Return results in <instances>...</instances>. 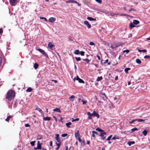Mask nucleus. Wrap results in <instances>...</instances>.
<instances>
[{"instance_id":"f257e3e1","label":"nucleus","mask_w":150,"mask_h":150,"mask_svg":"<svg viewBox=\"0 0 150 150\" xmlns=\"http://www.w3.org/2000/svg\"><path fill=\"white\" fill-rule=\"evenodd\" d=\"M15 96V93L12 90L9 91L7 93L6 98L8 101H11L12 99H13Z\"/></svg>"},{"instance_id":"f03ea898","label":"nucleus","mask_w":150,"mask_h":150,"mask_svg":"<svg viewBox=\"0 0 150 150\" xmlns=\"http://www.w3.org/2000/svg\"><path fill=\"white\" fill-rule=\"evenodd\" d=\"M37 50L41 53L43 55L46 57H48L47 54L45 52L44 50L40 48L37 49Z\"/></svg>"},{"instance_id":"7ed1b4c3","label":"nucleus","mask_w":150,"mask_h":150,"mask_svg":"<svg viewBox=\"0 0 150 150\" xmlns=\"http://www.w3.org/2000/svg\"><path fill=\"white\" fill-rule=\"evenodd\" d=\"M106 134V133L104 131L103 132H100V135L103 140H104L105 139L106 136L105 135Z\"/></svg>"},{"instance_id":"20e7f679","label":"nucleus","mask_w":150,"mask_h":150,"mask_svg":"<svg viewBox=\"0 0 150 150\" xmlns=\"http://www.w3.org/2000/svg\"><path fill=\"white\" fill-rule=\"evenodd\" d=\"M76 80L78 81L79 83H84V81L82 79L79 78L78 76H77L76 78L75 77L74 78L73 80L74 81H75Z\"/></svg>"},{"instance_id":"39448f33","label":"nucleus","mask_w":150,"mask_h":150,"mask_svg":"<svg viewBox=\"0 0 150 150\" xmlns=\"http://www.w3.org/2000/svg\"><path fill=\"white\" fill-rule=\"evenodd\" d=\"M75 3L76 4H77L79 6H81L80 4L79 3L76 1L74 0H71L68 1H66V3Z\"/></svg>"},{"instance_id":"423d86ee","label":"nucleus","mask_w":150,"mask_h":150,"mask_svg":"<svg viewBox=\"0 0 150 150\" xmlns=\"http://www.w3.org/2000/svg\"><path fill=\"white\" fill-rule=\"evenodd\" d=\"M55 139L59 143L61 142L60 138L59 137V134H55Z\"/></svg>"},{"instance_id":"0eeeda50","label":"nucleus","mask_w":150,"mask_h":150,"mask_svg":"<svg viewBox=\"0 0 150 150\" xmlns=\"http://www.w3.org/2000/svg\"><path fill=\"white\" fill-rule=\"evenodd\" d=\"M84 23L85 25H86L87 26L88 28V29H89L91 28V26L88 21H84Z\"/></svg>"},{"instance_id":"6e6552de","label":"nucleus","mask_w":150,"mask_h":150,"mask_svg":"<svg viewBox=\"0 0 150 150\" xmlns=\"http://www.w3.org/2000/svg\"><path fill=\"white\" fill-rule=\"evenodd\" d=\"M79 132V131L78 130L76 131L75 132V136L76 139H77V138H78V137H80V134Z\"/></svg>"},{"instance_id":"1a4fd4ad","label":"nucleus","mask_w":150,"mask_h":150,"mask_svg":"<svg viewBox=\"0 0 150 150\" xmlns=\"http://www.w3.org/2000/svg\"><path fill=\"white\" fill-rule=\"evenodd\" d=\"M93 116L94 117H96L98 118L100 117V115L97 112H96L95 110L93 111Z\"/></svg>"},{"instance_id":"9d476101","label":"nucleus","mask_w":150,"mask_h":150,"mask_svg":"<svg viewBox=\"0 0 150 150\" xmlns=\"http://www.w3.org/2000/svg\"><path fill=\"white\" fill-rule=\"evenodd\" d=\"M10 3L12 6H15L16 0H9Z\"/></svg>"},{"instance_id":"9b49d317","label":"nucleus","mask_w":150,"mask_h":150,"mask_svg":"<svg viewBox=\"0 0 150 150\" xmlns=\"http://www.w3.org/2000/svg\"><path fill=\"white\" fill-rule=\"evenodd\" d=\"M87 114L88 115V118L89 119H91L92 117L93 116V113H91L90 112H87Z\"/></svg>"},{"instance_id":"f8f14e48","label":"nucleus","mask_w":150,"mask_h":150,"mask_svg":"<svg viewBox=\"0 0 150 150\" xmlns=\"http://www.w3.org/2000/svg\"><path fill=\"white\" fill-rule=\"evenodd\" d=\"M48 45V47L51 49H52V48L54 46V45L52 44L50 42H49Z\"/></svg>"},{"instance_id":"ddd939ff","label":"nucleus","mask_w":150,"mask_h":150,"mask_svg":"<svg viewBox=\"0 0 150 150\" xmlns=\"http://www.w3.org/2000/svg\"><path fill=\"white\" fill-rule=\"evenodd\" d=\"M55 18L54 17H51L49 19V21L51 23L54 22L55 21Z\"/></svg>"},{"instance_id":"4468645a","label":"nucleus","mask_w":150,"mask_h":150,"mask_svg":"<svg viewBox=\"0 0 150 150\" xmlns=\"http://www.w3.org/2000/svg\"><path fill=\"white\" fill-rule=\"evenodd\" d=\"M37 148H38L39 149H41V146L40 143V142L38 141L37 142Z\"/></svg>"},{"instance_id":"2eb2a0df","label":"nucleus","mask_w":150,"mask_h":150,"mask_svg":"<svg viewBox=\"0 0 150 150\" xmlns=\"http://www.w3.org/2000/svg\"><path fill=\"white\" fill-rule=\"evenodd\" d=\"M75 98V97L74 95H72L69 98V99L70 101H73Z\"/></svg>"},{"instance_id":"dca6fc26","label":"nucleus","mask_w":150,"mask_h":150,"mask_svg":"<svg viewBox=\"0 0 150 150\" xmlns=\"http://www.w3.org/2000/svg\"><path fill=\"white\" fill-rule=\"evenodd\" d=\"M53 110L54 112H61V111L60 110V109L59 108H57L54 109Z\"/></svg>"},{"instance_id":"f3484780","label":"nucleus","mask_w":150,"mask_h":150,"mask_svg":"<svg viewBox=\"0 0 150 150\" xmlns=\"http://www.w3.org/2000/svg\"><path fill=\"white\" fill-rule=\"evenodd\" d=\"M87 19L90 21H96V19L95 18H93L89 17H87Z\"/></svg>"},{"instance_id":"a211bd4d","label":"nucleus","mask_w":150,"mask_h":150,"mask_svg":"<svg viewBox=\"0 0 150 150\" xmlns=\"http://www.w3.org/2000/svg\"><path fill=\"white\" fill-rule=\"evenodd\" d=\"M51 117H46L43 118V120L45 121H49L50 120Z\"/></svg>"},{"instance_id":"6ab92c4d","label":"nucleus","mask_w":150,"mask_h":150,"mask_svg":"<svg viewBox=\"0 0 150 150\" xmlns=\"http://www.w3.org/2000/svg\"><path fill=\"white\" fill-rule=\"evenodd\" d=\"M139 22L137 20H134L133 21V23L135 25H137L139 23Z\"/></svg>"},{"instance_id":"aec40b11","label":"nucleus","mask_w":150,"mask_h":150,"mask_svg":"<svg viewBox=\"0 0 150 150\" xmlns=\"http://www.w3.org/2000/svg\"><path fill=\"white\" fill-rule=\"evenodd\" d=\"M39 66V65L37 63H35L34 64V67L35 69H37Z\"/></svg>"},{"instance_id":"412c9836","label":"nucleus","mask_w":150,"mask_h":150,"mask_svg":"<svg viewBox=\"0 0 150 150\" xmlns=\"http://www.w3.org/2000/svg\"><path fill=\"white\" fill-rule=\"evenodd\" d=\"M71 125V122H69L67 123H66V126L69 128H71V127L70 126V125Z\"/></svg>"},{"instance_id":"4be33fe9","label":"nucleus","mask_w":150,"mask_h":150,"mask_svg":"<svg viewBox=\"0 0 150 150\" xmlns=\"http://www.w3.org/2000/svg\"><path fill=\"white\" fill-rule=\"evenodd\" d=\"M138 51L139 52H147V50L146 49H144L142 50H140V49H138Z\"/></svg>"},{"instance_id":"5701e85b","label":"nucleus","mask_w":150,"mask_h":150,"mask_svg":"<svg viewBox=\"0 0 150 150\" xmlns=\"http://www.w3.org/2000/svg\"><path fill=\"white\" fill-rule=\"evenodd\" d=\"M135 27V26L132 23H131L129 25V27L131 29Z\"/></svg>"},{"instance_id":"b1692460","label":"nucleus","mask_w":150,"mask_h":150,"mask_svg":"<svg viewBox=\"0 0 150 150\" xmlns=\"http://www.w3.org/2000/svg\"><path fill=\"white\" fill-rule=\"evenodd\" d=\"M119 139V137L116 135H115L114 137L111 139L115 140L116 139Z\"/></svg>"},{"instance_id":"393cba45","label":"nucleus","mask_w":150,"mask_h":150,"mask_svg":"<svg viewBox=\"0 0 150 150\" xmlns=\"http://www.w3.org/2000/svg\"><path fill=\"white\" fill-rule=\"evenodd\" d=\"M11 115L8 116L5 119V120L8 122H9V119L11 118Z\"/></svg>"},{"instance_id":"a878e982","label":"nucleus","mask_w":150,"mask_h":150,"mask_svg":"<svg viewBox=\"0 0 150 150\" xmlns=\"http://www.w3.org/2000/svg\"><path fill=\"white\" fill-rule=\"evenodd\" d=\"M138 130L137 129L136 127H134L131 129V132L130 133H132L135 131H137Z\"/></svg>"},{"instance_id":"bb28decb","label":"nucleus","mask_w":150,"mask_h":150,"mask_svg":"<svg viewBox=\"0 0 150 150\" xmlns=\"http://www.w3.org/2000/svg\"><path fill=\"white\" fill-rule=\"evenodd\" d=\"M96 130L100 132H103L104 131L103 130L101 129L99 127H98L97 128H96Z\"/></svg>"},{"instance_id":"cd10ccee","label":"nucleus","mask_w":150,"mask_h":150,"mask_svg":"<svg viewBox=\"0 0 150 150\" xmlns=\"http://www.w3.org/2000/svg\"><path fill=\"white\" fill-rule=\"evenodd\" d=\"M33 89L31 87L28 88L26 90V91L27 92H30L32 91Z\"/></svg>"},{"instance_id":"c85d7f7f","label":"nucleus","mask_w":150,"mask_h":150,"mask_svg":"<svg viewBox=\"0 0 150 150\" xmlns=\"http://www.w3.org/2000/svg\"><path fill=\"white\" fill-rule=\"evenodd\" d=\"M135 143V142L134 141L130 142H128V144L129 146H130L132 144H134Z\"/></svg>"},{"instance_id":"c756f323","label":"nucleus","mask_w":150,"mask_h":150,"mask_svg":"<svg viewBox=\"0 0 150 150\" xmlns=\"http://www.w3.org/2000/svg\"><path fill=\"white\" fill-rule=\"evenodd\" d=\"M74 53L75 54H79V51L78 50H76L74 52Z\"/></svg>"},{"instance_id":"7c9ffc66","label":"nucleus","mask_w":150,"mask_h":150,"mask_svg":"<svg viewBox=\"0 0 150 150\" xmlns=\"http://www.w3.org/2000/svg\"><path fill=\"white\" fill-rule=\"evenodd\" d=\"M136 62L138 64H140L141 63V61L139 59H136Z\"/></svg>"},{"instance_id":"2f4dec72","label":"nucleus","mask_w":150,"mask_h":150,"mask_svg":"<svg viewBox=\"0 0 150 150\" xmlns=\"http://www.w3.org/2000/svg\"><path fill=\"white\" fill-rule=\"evenodd\" d=\"M130 70V68H127L125 69V71L126 73H128V71Z\"/></svg>"},{"instance_id":"473e14b6","label":"nucleus","mask_w":150,"mask_h":150,"mask_svg":"<svg viewBox=\"0 0 150 150\" xmlns=\"http://www.w3.org/2000/svg\"><path fill=\"white\" fill-rule=\"evenodd\" d=\"M40 19H43L46 21H47V20L46 18L43 17H40Z\"/></svg>"},{"instance_id":"72a5a7b5","label":"nucleus","mask_w":150,"mask_h":150,"mask_svg":"<svg viewBox=\"0 0 150 150\" xmlns=\"http://www.w3.org/2000/svg\"><path fill=\"white\" fill-rule=\"evenodd\" d=\"M147 133V132L146 130H144L143 132L142 133L144 134V136H145Z\"/></svg>"},{"instance_id":"f704fd0d","label":"nucleus","mask_w":150,"mask_h":150,"mask_svg":"<svg viewBox=\"0 0 150 150\" xmlns=\"http://www.w3.org/2000/svg\"><path fill=\"white\" fill-rule=\"evenodd\" d=\"M144 58H146L147 59H150V56L148 55H146L144 56Z\"/></svg>"},{"instance_id":"c9c22d12","label":"nucleus","mask_w":150,"mask_h":150,"mask_svg":"<svg viewBox=\"0 0 150 150\" xmlns=\"http://www.w3.org/2000/svg\"><path fill=\"white\" fill-rule=\"evenodd\" d=\"M35 141H34L30 142V144L32 146H34L35 145Z\"/></svg>"},{"instance_id":"e433bc0d","label":"nucleus","mask_w":150,"mask_h":150,"mask_svg":"<svg viewBox=\"0 0 150 150\" xmlns=\"http://www.w3.org/2000/svg\"><path fill=\"white\" fill-rule=\"evenodd\" d=\"M136 120L139 122H142L144 121V120L142 119H136Z\"/></svg>"},{"instance_id":"4c0bfd02","label":"nucleus","mask_w":150,"mask_h":150,"mask_svg":"<svg viewBox=\"0 0 150 150\" xmlns=\"http://www.w3.org/2000/svg\"><path fill=\"white\" fill-rule=\"evenodd\" d=\"M102 79L103 78L101 76H100V77L98 76L97 79V81H100L101 80H102Z\"/></svg>"},{"instance_id":"58836bf2","label":"nucleus","mask_w":150,"mask_h":150,"mask_svg":"<svg viewBox=\"0 0 150 150\" xmlns=\"http://www.w3.org/2000/svg\"><path fill=\"white\" fill-rule=\"evenodd\" d=\"M75 59H76V60L77 61H79L81 59V58L80 57H75Z\"/></svg>"},{"instance_id":"ea45409f","label":"nucleus","mask_w":150,"mask_h":150,"mask_svg":"<svg viewBox=\"0 0 150 150\" xmlns=\"http://www.w3.org/2000/svg\"><path fill=\"white\" fill-rule=\"evenodd\" d=\"M136 121H137L136 119L133 120L129 122V123L130 124L133 123Z\"/></svg>"},{"instance_id":"a19ab883","label":"nucleus","mask_w":150,"mask_h":150,"mask_svg":"<svg viewBox=\"0 0 150 150\" xmlns=\"http://www.w3.org/2000/svg\"><path fill=\"white\" fill-rule=\"evenodd\" d=\"M79 120V118H76V119H73L72 120H71V122H73L74 121H78Z\"/></svg>"},{"instance_id":"79ce46f5","label":"nucleus","mask_w":150,"mask_h":150,"mask_svg":"<svg viewBox=\"0 0 150 150\" xmlns=\"http://www.w3.org/2000/svg\"><path fill=\"white\" fill-rule=\"evenodd\" d=\"M112 137V135H110L107 138V141H109Z\"/></svg>"},{"instance_id":"37998d69","label":"nucleus","mask_w":150,"mask_h":150,"mask_svg":"<svg viewBox=\"0 0 150 150\" xmlns=\"http://www.w3.org/2000/svg\"><path fill=\"white\" fill-rule=\"evenodd\" d=\"M83 60L84 61H85L87 64H89V60L88 59H84Z\"/></svg>"},{"instance_id":"c03bdc74","label":"nucleus","mask_w":150,"mask_h":150,"mask_svg":"<svg viewBox=\"0 0 150 150\" xmlns=\"http://www.w3.org/2000/svg\"><path fill=\"white\" fill-rule=\"evenodd\" d=\"M129 51H130L129 50H124L123 51V52L124 53L126 52L127 53H129Z\"/></svg>"},{"instance_id":"a18cd8bd","label":"nucleus","mask_w":150,"mask_h":150,"mask_svg":"<svg viewBox=\"0 0 150 150\" xmlns=\"http://www.w3.org/2000/svg\"><path fill=\"white\" fill-rule=\"evenodd\" d=\"M84 53L85 52L83 51H81L80 52H79V54L82 56H83L84 55Z\"/></svg>"},{"instance_id":"49530a36","label":"nucleus","mask_w":150,"mask_h":150,"mask_svg":"<svg viewBox=\"0 0 150 150\" xmlns=\"http://www.w3.org/2000/svg\"><path fill=\"white\" fill-rule=\"evenodd\" d=\"M98 3L101 4L102 3V1L101 0H95Z\"/></svg>"},{"instance_id":"de8ad7c7","label":"nucleus","mask_w":150,"mask_h":150,"mask_svg":"<svg viewBox=\"0 0 150 150\" xmlns=\"http://www.w3.org/2000/svg\"><path fill=\"white\" fill-rule=\"evenodd\" d=\"M117 14L116 13H110V15L112 16H114L115 15H117Z\"/></svg>"},{"instance_id":"09e8293b","label":"nucleus","mask_w":150,"mask_h":150,"mask_svg":"<svg viewBox=\"0 0 150 150\" xmlns=\"http://www.w3.org/2000/svg\"><path fill=\"white\" fill-rule=\"evenodd\" d=\"M35 110L39 111L40 112H42L41 110L39 108H36Z\"/></svg>"},{"instance_id":"8fccbe9b","label":"nucleus","mask_w":150,"mask_h":150,"mask_svg":"<svg viewBox=\"0 0 150 150\" xmlns=\"http://www.w3.org/2000/svg\"><path fill=\"white\" fill-rule=\"evenodd\" d=\"M61 143V142H60L59 143H57V142L56 143V144H57V146H58V147H60V144Z\"/></svg>"},{"instance_id":"3c124183","label":"nucleus","mask_w":150,"mask_h":150,"mask_svg":"<svg viewBox=\"0 0 150 150\" xmlns=\"http://www.w3.org/2000/svg\"><path fill=\"white\" fill-rule=\"evenodd\" d=\"M82 103H83V105H84L85 104L86 102H87V101H84V100H82Z\"/></svg>"},{"instance_id":"603ef678","label":"nucleus","mask_w":150,"mask_h":150,"mask_svg":"<svg viewBox=\"0 0 150 150\" xmlns=\"http://www.w3.org/2000/svg\"><path fill=\"white\" fill-rule=\"evenodd\" d=\"M2 58L1 57H0V66L1 65L2 63Z\"/></svg>"},{"instance_id":"864d4df0","label":"nucleus","mask_w":150,"mask_h":150,"mask_svg":"<svg viewBox=\"0 0 150 150\" xmlns=\"http://www.w3.org/2000/svg\"><path fill=\"white\" fill-rule=\"evenodd\" d=\"M89 45H94V43L92 42H90L89 43Z\"/></svg>"},{"instance_id":"5fc2aeb1","label":"nucleus","mask_w":150,"mask_h":150,"mask_svg":"<svg viewBox=\"0 0 150 150\" xmlns=\"http://www.w3.org/2000/svg\"><path fill=\"white\" fill-rule=\"evenodd\" d=\"M30 125H29L28 124H25V127H30Z\"/></svg>"},{"instance_id":"6e6d98bb","label":"nucleus","mask_w":150,"mask_h":150,"mask_svg":"<svg viewBox=\"0 0 150 150\" xmlns=\"http://www.w3.org/2000/svg\"><path fill=\"white\" fill-rule=\"evenodd\" d=\"M3 33V30L2 28L0 29V34H1Z\"/></svg>"},{"instance_id":"4d7b16f0","label":"nucleus","mask_w":150,"mask_h":150,"mask_svg":"<svg viewBox=\"0 0 150 150\" xmlns=\"http://www.w3.org/2000/svg\"><path fill=\"white\" fill-rule=\"evenodd\" d=\"M78 139V140L79 142H82L81 139H80V138L79 137H78V138H77Z\"/></svg>"},{"instance_id":"13d9d810","label":"nucleus","mask_w":150,"mask_h":150,"mask_svg":"<svg viewBox=\"0 0 150 150\" xmlns=\"http://www.w3.org/2000/svg\"><path fill=\"white\" fill-rule=\"evenodd\" d=\"M102 95L104 96L105 97V98H106V99L107 98V97L106 95H105V93L102 94Z\"/></svg>"},{"instance_id":"bf43d9fd","label":"nucleus","mask_w":150,"mask_h":150,"mask_svg":"<svg viewBox=\"0 0 150 150\" xmlns=\"http://www.w3.org/2000/svg\"><path fill=\"white\" fill-rule=\"evenodd\" d=\"M92 132L93 134H97V132L95 131H92Z\"/></svg>"},{"instance_id":"052dcab7","label":"nucleus","mask_w":150,"mask_h":150,"mask_svg":"<svg viewBox=\"0 0 150 150\" xmlns=\"http://www.w3.org/2000/svg\"><path fill=\"white\" fill-rule=\"evenodd\" d=\"M63 137H66V133H64L63 134H62L61 135Z\"/></svg>"},{"instance_id":"680f3d73","label":"nucleus","mask_w":150,"mask_h":150,"mask_svg":"<svg viewBox=\"0 0 150 150\" xmlns=\"http://www.w3.org/2000/svg\"><path fill=\"white\" fill-rule=\"evenodd\" d=\"M50 146H52V142L51 141L50 143Z\"/></svg>"},{"instance_id":"e2e57ef3","label":"nucleus","mask_w":150,"mask_h":150,"mask_svg":"<svg viewBox=\"0 0 150 150\" xmlns=\"http://www.w3.org/2000/svg\"><path fill=\"white\" fill-rule=\"evenodd\" d=\"M97 57L98 59L99 60H100V56L99 55H97Z\"/></svg>"},{"instance_id":"0e129e2a","label":"nucleus","mask_w":150,"mask_h":150,"mask_svg":"<svg viewBox=\"0 0 150 150\" xmlns=\"http://www.w3.org/2000/svg\"><path fill=\"white\" fill-rule=\"evenodd\" d=\"M52 81H54L55 83H56L57 82V81L56 80H52Z\"/></svg>"},{"instance_id":"69168bd1","label":"nucleus","mask_w":150,"mask_h":150,"mask_svg":"<svg viewBox=\"0 0 150 150\" xmlns=\"http://www.w3.org/2000/svg\"><path fill=\"white\" fill-rule=\"evenodd\" d=\"M118 76H116L115 77V80H117V79H118Z\"/></svg>"},{"instance_id":"338daca9","label":"nucleus","mask_w":150,"mask_h":150,"mask_svg":"<svg viewBox=\"0 0 150 150\" xmlns=\"http://www.w3.org/2000/svg\"><path fill=\"white\" fill-rule=\"evenodd\" d=\"M108 59H106V60H105V62H104V63H107V62H108Z\"/></svg>"},{"instance_id":"774afa93","label":"nucleus","mask_w":150,"mask_h":150,"mask_svg":"<svg viewBox=\"0 0 150 150\" xmlns=\"http://www.w3.org/2000/svg\"><path fill=\"white\" fill-rule=\"evenodd\" d=\"M127 83H128V85H129L130 84L131 82L130 81H128Z\"/></svg>"}]
</instances>
